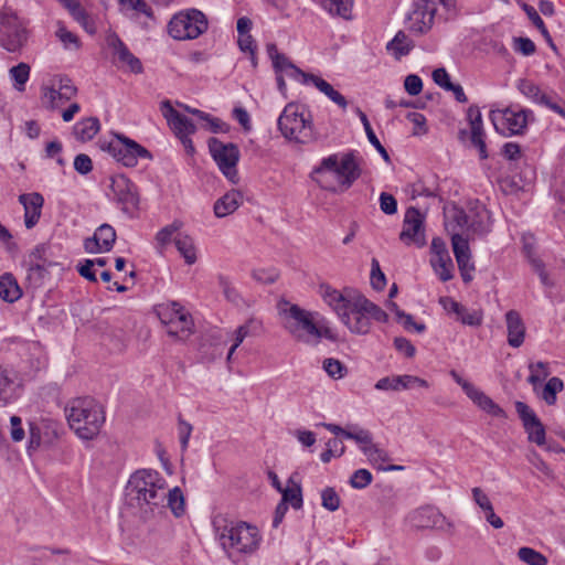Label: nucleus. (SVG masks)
<instances>
[{"instance_id":"nucleus-59","label":"nucleus","mask_w":565,"mask_h":565,"mask_svg":"<svg viewBox=\"0 0 565 565\" xmlns=\"http://www.w3.org/2000/svg\"><path fill=\"white\" fill-rule=\"evenodd\" d=\"M371 285L373 289L377 291L383 290L386 285L385 275L381 270L380 263L376 258H373L371 263Z\"/></svg>"},{"instance_id":"nucleus-28","label":"nucleus","mask_w":565,"mask_h":565,"mask_svg":"<svg viewBox=\"0 0 565 565\" xmlns=\"http://www.w3.org/2000/svg\"><path fill=\"white\" fill-rule=\"evenodd\" d=\"M412 521L416 527L434 529L443 526L445 516L435 507L426 505L412 514Z\"/></svg>"},{"instance_id":"nucleus-32","label":"nucleus","mask_w":565,"mask_h":565,"mask_svg":"<svg viewBox=\"0 0 565 565\" xmlns=\"http://www.w3.org/2000/svg\"><path fill=\"white\" fill-rule=\"evenodd\" d=\"M22 288L11 273L0 276V298L9 303L18 301L22 297Z\"/></svg>"},{"instance_id":"nucleus-34","label":"nucleus","mask_w":565,"mask_h":565,"mask_svg":"<svg viewBox=\"0 0 565 565\" xmlns=\"http://www.w3.org/2000/svg\"><path fill=\"white\" fill-rule=\"evenodd\" d=\"M242 202V194L238 191L232 190L221 196L214 203V214L216 217H225L234 213Z\"/></svg>"},{"instance_id":"nucleus-45","label":"nucleus","mask_w":565,"mask_h":565,"mask_svg":"<svg viewBox=\"0 0 565 565\" xmlns=\"http://www.w3.org/2000/svg\"><path fill=\"white\" fill-rule=\"evenodd\" d=\"M266 49L275 73L284 74L288 66L294 64L285 54L278 52L276 44L268 43Z\"/></svg>"},{"instance_id":"nucleus-38","label":"nucleus","mask_w":565,"mask_h":565,"mask_svg":"<svg viewBox=\"0 0 565 565\" xmlns=\"http://www.w3.org/2000/svg\"><path fill=\"white\" fill-rule=\"evenodd\" d=\"M156 312L160 321L167 327L171 324L174 319H178L179 316L185 313L183 307L175 301L158 305Z\"/></svg>"},{"instance_id":"nucleus-1","label":"nucleus","mask_w":565,"mask_h":565,"mask_svg":"<svg viewBox=\"0 0 565 565\" xmlns=\"http://www.w3.org/2000/svg\"><path fill=\"white\" fill-rule=\"evenodd\" d=\"M360 175L361 169L352 152L344 153L341 159L338 154L323 158L312 171V178L319 186L333 193L347 191Z\"/></svg>"},{"instance_id":"nucleus-54","label":"nucleus","mask_w":565,"mask_h":565,"mask_svg":"<svg viewBox=\"0 0 565 565\" xmlns=\"http://www.w3.org/2000/svg\"><path fill=\"white\" fill-rule=\"evenodd\" d=\"M192 326V318L188 312H185L182 316H179L178 319H174L173 322L168 326V334L173 337L183 332L189 334L191 332Z\"/></svg>"},{"instance_id":"nucleus-10","label":"nucleus","mask_w":565,"mask_h":565,"mask_svg":"<svg viewBox=\"0 0 565 565\" xmlns=\"http://www.w3.org/2000/svg\"><path fill=\"white\" fill-rule=\"evenodd\" d=\"M285 328L295 339L305 343H317L322 334V330L313 320L312 312L298 305H292L287 310Z\"/></svg>"},{"instance_id":"nucleus-44","label":"nucleus","mask_w":565,"mask_h":565,"mask_svg":"<svg viewBox=\"0 0 565 565\" xmlns=\"http://www.w3.org/2000/svg\"><path fill=\"white\" fill-rule=\"evenodd\" d=\"M522 8H523L524 12L526 13L527 18L532 21V23L536 26V29H539V31L541 32L542 36L546 41V43L554 51H556V46H555V44L553 42V39H552L548 30L546 29V26L544 24V21L542 20L540 14L536 12V10L532 6L526 4V3H524L522 6Z\"/></svg>"},{"instance_id":"nucleus-48","label":"nucleus","mask_w":565,"mask_h":565,"mask_svg":"<svg viewBox=\"0 0 565 565\" xmlns=\"http://www.w3.org/2000/svg\"><path fill=\"white\" fill-rule=\"evenodd\" d=\"M30 66L23 62L10 68V77L14 81V87L19 92L24 90L25 83L29 81L30 77Z\"/></svg>"},{"instance_id":"nucleus-23","label":"nucleus","mask_w":565,"mask_h":565,"mask_svg":"<svg viewBox=\"0 0 565 565\" xmlns=\"http://www.w3.org/2000/svg\"><path fill=\"white\" fill-rule=\"evenodd\" d=\"M319 294L324 302L337 312L339 318H341V313L347 312L348 308L352 305L353 296L360 295V292L354 290H347L345 294H342L326 284L320 285Z\"/></svg>"},{"instance_id":"nucleus-6","label":"nucleus","mask_w":565,"mask_h":565,"mask_svg":"<svg viewBox=\"0 0 565 565\" xmlns=\"http://www.w3.org/2000/svg\"><path fill=\"white\" fill-rule=\"evenodd\" d=\"M371 319L386 322L387 313L362 294L353 296V302L347 312L341 313L340 320L358 334H366L371 329Z\"/></svg>"},{"instance_id":"nucleus-2","label":"nucleus","mask_w":565,"mask_h":565,"mask_svg":"<svg viewBox=\"0 0 565 565\" xmlns=\"http://www.w3.org/2000/svg\"><path fill=\"white\" fill-rule=\"evenodd\" d=\"M65 413L70 427L82 439H93L105 423L103 406L90 396L72 399Z\"/></svg>"},{"instance_id":"nucleus-19","label":"nucleus","mask_w":565,"mask_h":565,"mask_svg":"<svg viewBox=\"0 0 565 565\" xmlns=\"http://www.w3.org/2000/svg\"><path fill=\"white\" fill-rule=\"evenodd\" d=\"M430 265L441 281L452 278L454 264L450 258L447 245L440 237H434L430 246Z\"/></svg>"},{"instance_id":"nucleus-9","label":"nucleus","mask_w":565,"mask_h":565,"mask_svg":"<svg viewBox=\"0 0 565 565\" xmlns=\"http://www.w3.org/2000/svg\"><path fill=\"white\" fill-rule=\"evenodd\" d=\"M207 28L206 15L198 9H190L171 18L168 24V33L178 41L194 40L203 34Z\"/></svg>"},{"instance_id":"nucleus-21","label":"nucleus","mask_w":565,"mask_h":565,"mask_svg":"<svg viewBox=\"0 0 565 565\" xmlns=\"http://www.w3.org/2000/svg\"><path fill=\"white\" fill-rule=\"evenodd\" d=\"M77 93V88L73 85L68 77L60 78V85L55 87L42 88V103L47 109H56L64 103L72 99Z\"/></svg>"},{"instance_id":"nucleus-62","label":"nucleus","mask_w":565,"mask_h":565,"mask_svg":"<svg viewBox=\"0 0 565 565\" xmlns=\"http://www.w3.org/2000/svg\"><path fill=\"white\" fill-rule=\"evenodd\" d=\"M345 438L355 440L360 445L362 451L364 448H367V446L373 444L372 435L366 429H358L356 431L349 430V433L345 434Z\"/></svg>"},{"instance_id":"nucleus-20","label":"nucleus","mask_w":565,"mask_h":565,"mask_svg":"<svg viewBox=\"0 0 565 565\" xmlns=\"http://www.w3.org/2000/svg\"><path fill=\"white\" fill-rule=\"evenodd\" d=\"M451 245L461 278L465 282L472 280V273L475 271V264L471 260V252L469 243L461 234L454 232L451 234Z\"/></svg>"},{"instance_id":"nucleus-7","label":"nucleus","mask_w":565,"mask_h":565,"mask_svg":"<svg viewBox=\"0 0 565 565\" xmlns=\"http://www.w3.org/2000/svg\"><path fill=\"white\" fill-rule=\"evenodd\" d=\"M49 249L46 244H38L24 256L22 267L25 269L26 290L34 291L42 288L51 278V269L62 267V263L49 257Z\"/></svg>"},{"instance_id":"nucleus-40","label":"nucleus","mask_w":565,"mask_h":565,"mask_svg":"<svg viewBox=\"0 0 565 565\" xmlns=\"http://www.w3.org/2000/svg\"><path fill=\"white\" fill-rule=\"evenodd\" d=\"M174 244L186 264L192 265L196 262L194 243L190 236L179 234L174 237Z\"/></svg>"},{"instance_id":"nucleus-58","label":"nucleus","mask_w":565,"mask_h":565,"mask_svg":"<svg viewBox=\"0 0 565 565\" xmlns=\"http://www.w3.org/2000/svg\"><path fill=\"white\" fill-rule=\"evenodd\" d=\"M457 319L460 320L462 324L478 327L482 323V313L479 310H469L462 306V310L458 312Z\"/></svg>"},{"instance_id":"nucleus-18","label":"nucleus","mask_w":565,"mask_h":565,"mask_svg":"<svg viewBox=\"0 0 565 565\" xmlns=\"http://www.w3.org/2000/svg\"><path fill=\"white\" fill-rule=\"evenodd\" d=\"M161 110L181 142H189L191 150H193V143L190 139V136L193 135L196 130L193 121L186 116L177 111L171 105L170 100H163L161 103Z\"/></svg>"},{"instance_id":"nucleus-15","label":"nucleus","mask_w":565,"mask_h":565,"mask_svg":"<svg viewBox=\"0 0 565 565\" xmlns=\"http://www.w3.org/2000/svg\"><path fill=\"white\" fill-rule=\"evenodd\" d=\"M518 89L533 103L542 105L565 118V102L556 94L543 92L535 83L529 79H520Z\"/></svg>"},{"instance_id":"nucleus-56","label":"nucleus","mask_w":565,"mask_h":565,"mask_svg":"<svg viewBox=\"0 0 565 565\" xmlns=\"http://www.w3.org/2000/svg\"><path fill=\"white\" fill-rule=\"evenodd\" d=\"M363 454L367 457L369 461L373 466H376L377 468L379 466H382L383 462L390 460L388 454L375 444H372L371 446H367V448H364Z\"/></svg>"},{"instance_id":"nucleus-53","label":"nucleus","mask_w":565,"mask_h":565,"mask_svg":"<svg viewBox=\"0 0 565 565\" xmlns=\"http://www.w3.org/2000/svg\"><path fill=\"white\" fill-rule=\"evenodd\" d=\"M181 223L174 221L172 224L161 228L156 235L157 248L160 253L172 241L174 233L180 228Z\"/></svg>"},{"instance_id":"nucleus-41","label":"nucleus","mask_w":565,"mask_h":565,"mask_svg":"<svg viewBox=\"0 0 565 565\" xmlns=\"http://www.w3.org/2000/svg\"><path fill=\"white\" fill-rule=\"evenodd\" d=\"M564 388V382L562 379L557 376L551 377L544 385L541 398L547 404V405H554L557 401V393L562 392Z\"/></svg>"},{"instance_id":"nucleus-11","label":"nucleus","mask_w":565,"mask_h":565,"mask_svg":"<svg viewBox=\"0 0 565 565\" xmlns=\"http://www.w3.org/2000/svg\"><path fill=\"white\" fill-rule=\"evenodd\" d=\"M25 23L9 7L0 10V45L9 52L19 51L26 42Z\"/></svg>"},{"instance_id":"nucleus-60","label":"nucleus","mask_w":565,"mask_h":565,"mask_svg":"<svg viewBox=\"0 0 565 565\" xmlns=\"http://www.w3.org/2000/svg\"><path fill=\"white\" fill-rule=\"evenodd\" d=\"M372 480V473L367 469H358L350 478V486L354 489H364Z\"/></svg>"},{"instance_id":"nucleus-43","label":"nucleus","mask_w":565,"mask_h":565,"mask_svg":"<svg viewBox=\"0 0 565 565\" xmlns=\"http://www.w3.org/2000/svg\"><path fill=\"white\" fill-rule=\"evenodd\" d=\"M358 113V116L363 125V128L365 130V134H366V137L370 141V143L372 146H374V148L380 152V154L382 156V158L385 160V161H388L390 160V156L386 151V149L382 146V143L380 142L379 138L376 137L374 130L372 129L371 127V124L367 119V116L361 110L358 108L356 110Z\"/></svg>"},{"instance_id":"nucleus-51","label":"nucleus","mask_w":565,"mask_h":565,"mask_svg":"<svg viewBox=\"0 0 565 565\" xmlns=\"http://www.w3.org/2000/svg\"><path fill=\"white\" fill-rule=\"evenodd\" d=\"M518 557L527 565H547L546 556L532 547L519 548Z\"/></svg>"},{"instance_id":"nucleus-55","label":"nucleus","mask_w":565,"mask_h":565,"mask_svg":"<svg viewBox=\"0 0 565 565\" xmlns=\"http://www.w3.org/2000/svg\"><path fill=\"white\" fill-rule=\"evenodd\" d=\"M322 367L334 380L343 379L348 373V367L340 360L333 358L324 359Z\"/></svg>"},{"instance_id":"nucleus-13","label":"nucleus","mask_w":565,"mask_h":565,"mask_svg":"<svg viewBox=\"0 0 565 565\" xmlns=\"http://www.w3.org/2000/svg\"><path fill=\"white\" fill-rule=\"evenodd\" d=\"M106 150L125 167H135L138 158L151 159V153L141 145L122 135H116L106 147Z\"/></svg>"},{"instance_id":"nucleus-27","label":"nucleus","mask_w":565,"mask_h":565,"mask_svg":"<svg viewBox=\"0 0 565 565\" xmlns=\"http://www.w3.org/2000/svg\"><path fill=\"white\" fill-rule=\"evenodd\" d=\"M107 44L114 50V54L117 55L118 60L126 63L132 73L139 74L142 72V64L138 57H136L116 34L111 33L107 36Z\"/></svg>"},{"instance_id":"nucleus-4","label":"nucleus","mask_w":565,"mask_h":565,"mask_svg":"<svg viewBox=\"0 0 565 565\" xmlns=\"http://www.w3.org/2000/svg\"><path fill=\"white\" fill-rule=\"evenodd\" d=\"M277 125L281 135L288 140L303 145L317 140L311 115L299 105L288 104L280 114Z\"/></svg>"},{"instance_id":"nucleus-63","label":"nucleus","mask_w":565,"mask_h":565,"mask_svg":"<svg viewBox=\"0 0 565 565\" xmlns=\"http://www.w3.org/2000/svg\"><path fill=\"white\" fill-rule=\"evenodd\" d=\"M192 430H193L192 425L190 423L185 422L182 417H179L178 433H179V439H180L182 450H185L188 448L189 439H190Z\"/></svg>"},{"instance_id":"nucleus-14","label":"nucleus","mask_w":565,"mask_h":565,"mask_svg":"<svg viewBox=\"0 0 565 565\" xmlns=\"http://www.w3.org/2000/svg\"><path fill=\"white\" fill-rule=\"evenodd\" d=\"M110 191L114 200L121 205L125 213L134 214L139 207L137 186L124 174L110 178Z\"/></svg>"},{"instance_id":"nucleus-16","label":"nucleus","mask_w":565,"mask_h":565,"mask_svg":"<svg viewBox=\"0 0 565 565\" xmlns=\"http://www.w3.org/2000/svg\"><path fill=\"white\" fill-rule=\"evenodd\" d=\"M514 407L519 418L522 422L523 428L527 434V439L537 446L545 445L546 431L541 419L535 412L524 402L516 401Z\"/></svg>"},{"instance_id":"nucleus-3","label":"nucleus","mask_w":565,"mask_h":565,"mask_svg":"<svg viewBox=\"0 0 565 565\" xmlns=\"http://www.w3.org/2000/svg\"><path fill=\"white\" fill-rule=\"evenodd\" d=\"M213 525L225 551L234 550L242 554H252L258 550L262 536L256 526L243 521L233 522L218 518L213 521Z\"/></svg>"},{"instance_id":"nucleus-52","label":"nucleus","mask_w":565,"mask_h":565,"mask_svg":"<svg viewBox=\"0 0 565 565\" xmlns=\"http://www.w3.org/2000/svg\"><path fill=\"white\" fill-rule=\"evenodd\" d=\"M282 499L280 502H285V504L288 505V503L296 510L300 509L302 507V490L301 486L298 483H295L292 488H286L281 492Z\"/></svg>"},{"instance_id":"nucleus-29","label":"nucleus","mask_w":565,"mask_h":565,"mask_svg":"<svg viewBox=\"0 0 565 565\" xmlns=\"http://www.w3.org/2000/svg\"><path fill=\"white\" fill-rule=\"evenodd\" d=\"M505 322L509 345L512 348H520L525 338V326L520 313L515 310L508 311L505 313Z\"/></svg>"},{"instance_id":"nucleus-26","label":"nucleus","mask_w":565,"mask_h":565,"mask_svg":"<svg viewBox=\"0 0 565 565\" xmlns=\"http://www.w3.org/2000/svg\"><path fill=\"white\" fill-rule=\"evenodd\" d=\"M19 202L24 207V224L28 230L33 228L42 213L44 199L42 194L38 192L25 193L19 196Z\"/></svg>"},{"instance_id":"nucleus-61","label":"nucleus","mask_w":565,"mask_h":565,"mask_svg":"<svg viewBox=\"0 0 565 565\" xmlns=\"http://www.w3.org/2000/svg\"><path fill=\"white\" fill-rule=\"evenodd\" d=\"M513 49L524 56L533 55L536 51L535 43L531 39L523 36L513 38Z\"/></svg>"},{"instance_id":"nucleus-36","label":"nucleus","mask_w":565,"mask_h":565,"mask_svg":"<svg viewBox=\"0 0 565 565\" xmlns=\"http://www.w3.org/2000/svg\"><path fill=\"white\" fill-rule=\"evenodd\" d=\"M71 17L88 33L95 34L97 31L96 23L89 13L83 8L77 0L67 9Z\"/></svg>"},{"instance_id":"nucleus-33","label":"nucleus","mask_w":565,"mask_h":565,"mask_svg":"<svg viewBox=\"0 0 565 565\" xmlns=\"http://www.w3.org/2000/svg\"><path fill=\"white\" fill-rule=\"evenodd\" d=\"M468 397L483 412L497 418H507L505 411L500 407L492 398L486 395L477 387L468 395Z\"/></svg>"},{"instance_id":"nucleus-35","label":"nucleus","mask_w":565,"mask_h":565,"mask_svg":"<svg viewBox=\"0 0 565 565\" xmlns=\"http://www.w3.org/2000/svg\"><path fill=\"white\" fill-rule=\"evenodd\" d=\"M100 129L98 118L88 117L75 124L73 128L77 140L85 142L92 140Z\"/></svg>"},{"instance_id":"nucleus-39","label":"nucleus","mask_w":565,"mask_h":565,"mask_svg":"<svg viewBox=\"0 0 565 565\" xmlns=\"http://www.w3.org/2000/svg\"><path fill=\"white\" fill-rule=\"evenodd\" d=\"M412 47V41H409L407 35L402 31L397 32L393 40H391L386 45L387 51H390L396 58L407 55Z\"/></svg>"},{"instance_id":"nucleus-12","label":"nucleus","mask_w":565,"mask_h":565,"mask_svg":"<svg viewBox=\"0 0 565 565\" xmlns=\"http://www.w3.org/2000/svg\"><path fill=\"white\" fill-rule=\"evenodd\" d=\"M207 145L211 157L216 162L221 172L232 183H237L238 174L236 166L241 157L238 147L232 142L224 143L214 137L209 139Z\"/></svg>"},{"instance_id":"nucleus-64","label":"nucleus","mask_w":565,"mask_h":565,"mask_svg":"<svg viewBox=\"0 0 565 565\" xmlns=\"http://www.w3.org/2000/svg\"><path fill=\"white\" fill-rule=\"evenodd\" d=\"M380 207L383 213L393 215L397 212V201L392 194L382 192L380 195Z\"/></svg>"},{"instance_id":"nucleus-57","label":"nucleus","mask_w":565,"mask_h":565,"mask_svg":"<svg viewBox=\"0 0 565 565\" xmlns=\"http://www.w3.org/2000/svg\"><path fill=\"white\" fill-rule=\"evenodd\" d=\"M340 497L334 488L327 487L321 492V505L328 511L334 512L340 508Z\"/></svg>"},{"instance_id":"nucleus-49","label":"nucleus","mask_w":565,"mask_h":565,"mask_svg":"<svg viewBox=\"0 0 565 565\" xmlns=\"http://www.w3.org/2000/svg\"><path fill=\"white\" fill-rule=\"evenodd\" d=\"M56 38L63 43L66 50L81 47L79 38L73 32L68 31L63 22H57V30L55 31Z\"/></svg>"},{"instance_id":"nucleus-31","label":"nucleus","mask_w":565,"mask_h":565,"mask_svg":"<svg viewBox=\"0 0 565 565\" xmlns=\"http://www.w3.org/2000/svg\"><path fill=\"white\" fill-rule=\"evenodd\" d=\"M523 253L526 256L529 263L531 264L533 270L539 275L541 282L544 286H550V280L547 273L545 270L544 263L535 256L534 253V238L532 236H523Z\"/></svg>"},{"instance_id":"nucleus-30","label":"nucleus","mask_w":565,"mask_h":565,"mask_svg":"<svg viewBox=\"0 0 565 565\" xmlns=\"http://www.w3.org/2000/svg\"><path fill=\"white\" fill-rule=\"evenodd\" d=\"M262 330H263L262 322L255 318H250L244 324L239 326L235 331V342L228 350L227 361H230L232 359L233 353L241 345V343L245 340V338L257 337L260 334Z\"/></svg>"},{"instance_id":"nucleus-25","label":"nucleus","mask_w":565,"mask_h":565,"mask_svg":"<svg viewBox=\"0 0 565 565\" xmlns=\"http://www.w3.org/2000/svg\"><path fill=\"white\" fill-rule=\"evenodd\" d=\"M436 8L425 7L414 2V9L407 14L408 28L411 31L423 34L430 30Z\"/></svg>"},{"instance_id":"nucleus-22","label":"nucleus","mask_w":565,"mask_h":565,"mask_svg":"<svg viewBox=\"0 0 565 565\" xmlns=\"http://www.w3.org/2000/svg\"><path fill=\"white\" fill-rule=\"evenodd\" d=\"M115 228L105 223L95 231L92 237L84 239V249L89 254L110 252L116 242Z\"/></svg>"},{"instance_id":"nucleus-42","label":"nucleus","mask_w":565,"mask_h":565,"mask_svg":"<svg viewBox=\"0 0 565 565\" xmlns=\"http://www.w3.org/2000/svg\"><path fill=\"white\" fill-rule=\"evenodd\" d=\"M321 6L332 15L348 19L353 6V0H320Z\"/></svg>"},{"instance_id":"nucleus-50","label":"nucleus","mask_w":565,"mask_h":565,"mask_svg":"<svg viewBox=\"0 0 565 565\" xmlns=\"http://www.w3.org/2000/svg\"><path fill=\"white\" fill-rule=\"evenodd\" d=\"M530 375L527 382L533 386L534 391L536 385L550 375L548 363L539 361L529 365Z\"/></svg>"},{"instance_id":"nucleus-8","label":"nucleus","mask_w":565,"mask_h":565,"mask_svg":"<svg viewBox=\"0 0 565 565\" xmlns=\"http://www.w3.org/2000/svg\"><path fill=\"white\" fill-rule=\"evenodd\" d=\"M489 117L494 129L504 137L524 135L529 122L534 121L533 111L520 105L491 110Z\"/></svg>"},{"instance_id":"nucleus-47","label":"nucleus","mask_w":565,"mask_h":565,"mask_svg":"<svg viewBox=\"0 0 565 565\" xmlns=\"http://www.w3.org/2000/svg\"><path fill=\"white\" fill-rule=\"evenodd\" d=\"M167 507L170 508L174 516L179 518L184 513V497L179 487L167 492Z\"/></svg>"},{"instance_id":"nucleus-17","label":"nucleus","mask_w":565,"mask_h":565,"mask_svg":"<svg viewBox=\"0 0 565 565\" xmlns=\"http://www.w3.org/2000/svg\"><path fill=\"white\" fill-rule=\"evenodd\" d=\"M425 216L415 206H409L404 215L403 230L399 234V239L406 244H415L422 247L426 244Z\"/></svg>"},{"instance_id":"nucleus-37","label":"nucleus","mask_w":565,"mask_h":565,"mask_svg":"<svg viewBox=\"0 0 565 565\" xmlns=\"http://www.w3.org/2000/svg\"><path fill=\"white\" fill-rule=\"evenodd\" d=\"M15 398V383L10 373L0 367V406H6Z\"/></svg>"},{"instance_id":"nucleus-46","label":"nucleus","mask_w":565,"mask_h":565,"mask_svg":"<svg viewBox=\"0 0 565 565\" xmlns=\"http://www.w3.org/2000/svg\"><path fill=\"white\" fill-rule=\"evenodd\" d=\"M405 379H407V374L406 375H396V376H392V377H390V376L382 377L376 382L375 388L381 390V391L408 390L409 384Z\"/></svg>"},{"instance_id":"nucleus-5","label":"nucleus","mask_w":565,"mask_h":565,"mask_svg":"<svg viewBox=\"0 0 565 565\" xmlns=\"http://www.w3.org/2000/svg\"><path fill=\"white\" fill-rule=\"evenodd\" d=\"M128 488L130 493H135L139 505L166 507L163 504L167 497L164 480L157 471L150 469L136 471L128 481Z\"/></svg>"},{"instance_id":"nucleus-24","label":"nucleus","mask_w":565,"mask_h":565,"mask_svg":"<svg viewBox=\"0 0 565 565\" xmlns=\"http://www.w3.org/2000/svg\"><path fill=\"white\" fill-rule=\"evenodd\" d=\"M467 119L470 126V141L479 150L480 159H487L486 134L483 130L482 116L477 106H470L467 111Z\"/></svg>"}]
</instances>
